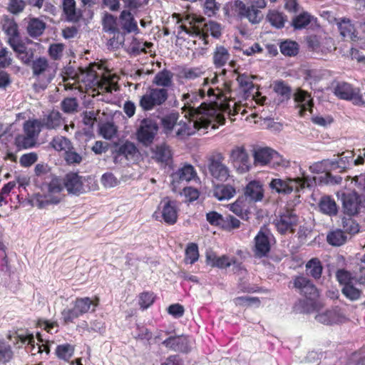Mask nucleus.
Instances as JSON below:
<instances>
[{
  "mask_svg": "<svg viewBox=\"0 0 365 365\" xmlns=\"http://www.w3.org/2000/svg\"><path fill=\"white\" fill-rule=\"evenodd\" d=\"M153 158L159 162H167L170 158V150L165 145L155 146L153 150Z\"/></svg>",
  "mask_w": 365,
  "mask_h": 365,
  "instance_id": "49",
  "label": "nucleus"
},
{
  "mask_svg": "<svg viewBox=\"0 0 365 365\" xmlns=\"http://www.w3.org/2000/svg\"><path fill=\"white\" fill-rule=\"evenodd\" d=\"M347 238V235L341 229L331 230L327 236V242L336 247L344 245L346 242Z\"/></svg>",
  "mask_w": 365,
  "mask_h": 365,
  "instance_id": "39",
  "label": "nucleus"
},
{
  "mask_svg": "<svg viewBox=\"0 0 365 365\" xmlns=\"http://www.w3.org/2000/svg\"><path fill=\"white\" fill-rule=\"evenodd\" d=\"M332 170L343 172L347 169L352 168L353 166L364 165L365 163V148L359 150V154L354 159L353 151L347 150L343 152L338 160H331Z\"/></svg>",
  "mask_w": 365,
  "mask_h": 365,
  "instance_id": "11",
  "label": "nucleus"
},
{
  "mask_svg": "<svg viewBox=\"0 0 365 365\" xmlns=\"http://www.w3.org/2000/svg\"><path fill=\"white\" fill-rule=\"evenodd\" d=\"M63 180L64 187L69 193L79 195L85 192L82 178L77 173H69Z\"/></svg>",
  "mask_w": 365,
  "mask_h": 365,
  "instance_id": "27",
  "label": "nucleus"
},
{
  "mask_svg": "<svg viewBox=\"0 0 365 365\" xmlns=\"http://www.w3.org/2000/svg\"><path fill=\"white\" fill-rule=\"evenodd\" d=\"M134 336L140 340L150 341L153 337L152 332L145 326L137 324Z\"/></svg>",
  "mask_w": 365,
  "mask_h": 365,
  "instance_id": "62",
  "label": "nucleus"
},
{
  "mask_svg": "<svg viewBox=\"0 0 365 365\" xmlns=\"http://www.w3.org/2000/svg\"><path fill=\"white\" fill-rule=\"evenodd\" d=\"M103 29L105 32L115 34L120 33L117 19L110 14L106 13L102 19Z\"/></svg>",
  "mask_w": 365,
  "mask_h": 365,
  "instance_id": "41",
  "label": "nucleus"
},
{
  "mask_svg": "<svg viewBox=\"0 0 365 365\" xmlns=\"http://www.w3.org/2000/svg\"><path fill=\"white\" fill-rule=\"evenodd\" d=\"M196 176L195 170L191 165H185L179 168L171 175L173 190H176L177 187L183 182H187Z\"/></svg>",
  "mask_w": 365,
  "mask_h": 365,
  "instance_id": "25",
  "label": "nucleus"
},
{
  "mask_svg": "<svg viewBox=\"0 0 365 365\" xmlns=\"http://www.w3.org/2000/svg\"><path fill=\"white\" fill-rule=\"evenodd\" d=\"M235 189L231 185H222L215 190V196L220 200H229L235 195Z\"/></svg>",
  "mask_w": 365,
  "mask_h": 365,
  "instance_id": "48",
  "label": "nucleus"
},
{
  "mask_svg": "<svg viewBox=\"0 0 365 365\" xmlns=\"http://www.w3.org/2000/svg\"><path fill=\"white\" fill-rule=\"evenodd\" d=\"M41 122L42 128L44 127L48 130L56 129L62 124L61 115L58 111L53 110L45 115Z\"/></svg>",
  "mask_w": 365,
  "mask_h": 365,
  "instance_id": "36",
  "label": "nucleus"
},
{
  "mask_svg": "<svg viewBox=\"0 0 365 365\" xmlns=\"http://www.w3.org/2000/svg\"><path fill=\"white\" fill-rule=\"evenodd\" d=\"M120 30L123 33H138L137 21L135 20L133 14L128 11H123L119 16Z\"/></svg>",
  "mask_w": 365,
  "mask_h": 365,
  "instance_id": "29",
  "label": "nucleus"
},
{
  "mask_svg": "<svg viewBox=\"0 0 365 365\" xmlns=\"http://www.w3.org/2000/svg\"><path fill=\"white\" fill-rule=\"evenodd\" d=\"M309 170L313 173H324L321 176V181L325 183H339L341 181V177H333L329 171L332 170V165L330 159H325L319 162H317L309 166Z\"/></svg>",
  "mask_w": 365,
  "mask_h": 365,
  "instance_id": "19",
  "label": "nucleus"
},
{
  "mask_svg": "<svg viewBox=\"0 0 365 365\" xmlns=\"http://www.w3.org/2000/svg\"><path fill=\"white\" fill-rule=\"evenodd\" d=\"M153 44L151 43L143 42L136 38H133L128 46V51L134 55H138L142 52H146V47L150 48Z\"/></svg>",
  "mask_w": 365,
  "mask_h": 365,
  "instance_id": "50",
  "label": "nucleus"
},
{
  "mask_svg": "<svg viewBox=\"0 0 365 365\" xmlns=\"http://www.w3.org/2000/svg\"><path fill=\"white\" fill-rule=\"evenodd\" d=\"M138 150L135 145L129 141L118 145L113 153V161L115 163L123 164L126 160L133 159L136 155Z\"/></svg>",
  "mask_w": 365,
  "mask_h": 365,
  "instance_id": "22",
  "label": "nucleus"
},
{
  "mask_svg": "<svg viewBox=\"0 0 365 365\" xmlns=\"http://www.w3.org/2000/svg\"><path fill=\"white\" fill-rule=\"evenodd\" d=\"M64 188L63 180L53 178L47 185V193L36 194L33 198V205L40 209L50 205H56L61 200V192Z\"/></svg>",
  "mask_w": 365,
  "mask_h": 365,
  "instance_id": "4",
  "label": "nucleus"
},
{
  "mask_svg": "<svg viewBox=\"0 0 365 365\" xmlns=\"http://www.w3.org/2000/svg\"><path fill=\"white\" fill-rule=\"evenodd\" d=\"M294 287L307 299L313 302L319 297V292L313 283L307 277L298 276L294 279Z\"/></svg>",
  "mask_w": 365,
  "mask_h": 365,
  "instance_id": "20",
  "label": "nucleus"
},
{
  "mask_svg": "<svg viewBox=\"0 0 365 365\" xmlns=\"http://www.w3.org/2000/svg\"><path fill=\"white\" fill-rule=\"evenodd\" d=\"M185 117L186 121L180 120L177 123L175 128L176 135L180 138H184L194 134L196 130L207 128L212 121V119H209L205 115H195L193 111H191L190 115L185 113Z\"/></svg>",
  "mask_w": 365,
  "mask_h": 365,
  "instance_id": "5",
  "label": "nucleus"
},
{
  "mask_svg": "<svg viewBox=\"0 0 365 365\" xmlns=\"http://www.w3.org/2000/svg\"><path fill=\"white\" fill-rule=\"evenodd\" d=\"M203 19H196L195 18H187L182 24L178 26V37L179 38H185V35L192 38H198L203 41L204 45H207V33L210 32L214 38H219L221 36V26L220 24L210 21L205 24L204 29H201V24Z\"/></svg>",
  "mask_w": 365,
  "mask_h": 365,
  "instance_id": "2",
  "label": "nucleus"
},
{
  "mask_svg": "<svg viewBox=\"0 0 365 365\" xmlns=\"http://www.w3.org/2000/svg\"><path fill=\"white\" fill-rule=\"evenodd\" d=\"M272 235L269 232L259 231L255 237V255L263 257L267 255L270 251V239Z\"/></svg>",
  "mask_w": 365,
  "mask_h": 365,
  "instance_id": "23",
  "label": "nucleus"
},
{
  "mask_svg": "<svg viewBox=\"0 0 365 365\" xmlns=\"http://www.w3.org/2000/svg\"><path fill=\"white\" fill-rule=\"evenodd\" d=\"M299 217L294 210L286 209L276 217L274 225L281 235L293 233L297 225Z\"/></svg>",
  "mask_w": 365,
  "mask_h": 365,
  "instance_id": "14",
  "label": "nucleus"
},
{
  "mask_svg": "<svg viewBox=\"0 0 365 365\" xmlns=\"http://www.w3.org/2000/svg\"><path fill=\"white\" fill-rule=\"evenodd\" d=\"M99 133L103 138L111 140L117 134V128L113 123L107 122L100 125Z\"/></svg>",
  "mask_w": 365,
  "mask_h": 365,
  "instance_id": "51",
  "label": "nucleus"
},
{
  "mask_svg": "<svg viewBox=\"0 0 365 365\" xmlns=\"http://www.w3.org/2000/svg\"><path fill=\"white\" fill-rule=\"evenodd\" d=\"M174 74L170 70L164 68L158 72L153 79V83L158 88H167L173 86V78Z\"/></svg>",
  "mask_w": 365,
  "mask_h": 365,
  "instance_id": "32",
  "label": "nucleus"
},
{
  "mask_svg": "<svg viewBox=\"0 0 365 365\" xmlns=\"http://www.w3.org/2000/svg\"><path fill=\"white\" fill-rule=\"evenodd\" d=\"M199 252L197 245L195 243H190L185 250V262L189 264H194L198 260Z\"/></svg>",
  "mask_w": 365,
  "mask_h": 365,
  "instance_id": "54",
  "label": "nucleus"
},
{
  "mask_svg": "<svg viewBox=\"0 0 365 365\" xmlns=\"http://www.w3.org/2000/svg\"><path fill=\"white\" fill-rule=\"evenodd\" d=\"M334 93L339 98L351 101L354 105L364 106L365 98L359 88L346 82H338L334 87Z\"/></svg>",
  "mask_w": 365,
  "mask_h": 365,
  "instance_id": "13",
  "label": "nucleus"
},
{
  "mask_svg": "<svg viewBox=\"0 0 365 365\" xmlns=\"http://www.w3.org/2000/svg\"><path fill=\"white\" fill-rule=\"evenodd\" d=\"M204 72L200 68H185L182 71V77L187 80H195L202 76Z\"/></svg>",
  "mask_w": 365,
  "mask_h": 365,
  "instance_id": "64",
  "label": "nucleus"
},
{
  "mask_svg": "<svg viewBox=\"0 0 365 365\" xmlns=\"http://www.w3.org/2000/svg\"><path fill=\"white\" fill-rule=\"evenodd\" d=\"M3 30L8 36V40L18 38L19 37L18 25L14 19L6 18L3 22Z\"/></svg>",
  "mask_w": 365,
  "mask_h": 365,
  "instance_id": "47",
  "label": "nucleus"
},
{
  "mask_svg": "<svg viewBox=\"0 0 365 365\" xmlns=\"http://www.w3.org/2000/svg\"><path fill=\"white\" fill-rule=\"evenodd\" d=\"M344 319V316L336 309L319 313L315 317V319L317 322L327 325L341 323L343 322Z\"/></svg>",
  "mask_w": 365,
  "mask_h": 365,
  "instance_id": "30",
  "label": "nucleus"
},
{
  "mask_svg": "<svg viewBox=\"0 0 365 365\" xmlns=\"http://www.w3.org/2000/svg\"><path fill=\"white\" fill-rule=\"evenodd\" d=\"M341 201L344 213L349 216L358 214L365 207V197L356 192L342 193Z\"/></svg>",
  "mask_w": 365,
  "mask_h": 365,
  "instance_id": "15",
  "label": "nucleus"
},
{
  "mask_svg": "<svg viewBox=\"0 0 365 365\" xmlns=\"http://www.w3.org/2000/svg\"><path fill=\"white\" fill-rule=\"evenodd\" d=\"M155 220L162 218L168 225H174L178 219V209L176 202L168 198L163 199L158 210L153 213Z\"/></svg>",
  "mask_w": 365,
  "mask_h": 365,
  "instance_id": "17",
  "label": "nucleus"
},
{
  "mask_svg": "<svg viewBox=\"0 0 365 365\" xmlns=\"http://www.w3.org/2000/svg\"><path fill=\"white\" fill-rule=\"evenodd\" d=\"M230 59L227 49L222 46H217L213 53V63L216 67L224 66Z\"/></svg>",
  "mask_w": 365,
  "mask_h": 365,
  "instance_id": "40",
  "label": "nucleus"
},
{
  "mask_svg": "<svg viewBox=\"0 0 365 365\" xmlns=\"http://www.w3.org/2000/svg\"><path fill=\"white\" fill-rule=\"evenodd\" d=\"M63 11L69 21H76L78 16L76 11V2L74 0H63Z\"/></svg>",
  "mask_w": 365,
  "mask_h": 365,
  "instance_id": "52",
  "label": "nucleus"
},
{
  "mask_svg": "<svg viewBox=\"0 0 365 365\" xmlns=\"http://www.w3.org/2000/svg\"><path fill=\"white\" fill-rule=\"evenodd\" d=\"M319 210L329 216H334L338 212V207L335 200L328 195L322 196L318 203Z\"/></svg>",
  "mask_w": 365,
  "mask_h": 365,
  "instance_id": "34",
  "label": "nucleus"
},
{
  "mask_svg": "<svg viewBox=\"0 0 365 365\" xmlns=\"http://www.w3.org/2000/svg\"><path fill=\"white\" fill-rule=\"evenodd\" d=\"M322 265L320 260L317 258H312L306 264V271L309 276L314 279H319L322 273Z\"/></svg>",
  "mask_w": 365,
  "mask_h": 365,
  "instance_id": "43",
  "label": "nucleus"
},
{
  "mask_svg": "<svg viewBox=\"0 0 365 365\" xmlns=\"http://www.w3.org/2000/svg\"><path fill=\"white\" fill-rule=\"evenodd\" d=\"M41 120L34 119L25 121L24 134L18 135L15 138V144L19 149H26L35 145L41 130Z\"/></svg>",
  "mask_w": 365,
  "mask_h": 365,
  "instance_id": "7",
  "label": "nucleus"
},
{
  "mask_svg": "<svg viewBox=\"0 0 365 365\" xmlns=\"http://www.w3.org/2000/svg\"><path fill=\"white\" fill-rule=\"evenodd\" d=\"M274 91L280 95L282 98V101L288 100L291 96L290 88L283 81H277L274 86Z\"/></svg>",
  "mask_w": 365,
  "mask_h": 365,
  "instance_id": "58",
  "label": "nucleus"
},
{
  "mask_svg": "<svg viewBox=\"0 0 365 365\" xmlns=\"http://www.w3.org/2000/svg\"><path fill=\"white\" fill-rule=\"evenodd\" d=\"M341 291L344 295L351 301L359 299L361 294V290L354 287V284L344 286Z\"/></svg>",
  "mask_w": 365,
  "mask_h": 365,
  "instance_id": "56",
  "label": "nucleus"
},
{
  "mask_svg": "<svg viewBox=\"0 0 365 365\" xmlns=\"http://www.w3.org/2000/svg\"><path fill=\"white\" fill-rule=\"evenodd\" d=\"M266 18L270 24L277 29L283 28L287 21V16L284 13L276 9L269 10Z\"/></svg>",
  "mask_w": 365,
  "mask_h": 365,
  "instance_id": "38",
  "label": "nucleus"
},
{
  "mask_svg": "<svg viewBox=\"0 0 365 365\" xmlns=\"http://www.w3.org/2000/svg\"><path fill=\"white\" fill-rule=\"evenodd\" d=\"M315 20L308 12H302L293 19L292 25L295 29H302Z\"/></svg>",
  "mask_w": 365,
  "mask_h": 365,
  "instance_id": "44",
  "label": "nucleus"
},
{
  "mask_svg": "<svg viewBox=\"0 0 365 365\" xmlns=\"http://www.w3.org/2000/svg\"><path fill=\"white\" fill-rule=\"evenodd\" d=\"M272 155L275 156V150L269 148H259L255 150L254 161L256 165H265L271 163Z\"/></svg>",
  "mask_w": 365,
  "mask_h": 365,
  "instance_id": "33",
  "label": "nucleus"
},
{
  "mask_svg": "<svg viewBox=\"0 0 365 365\" xmlns=\"http://www.w3.org/2000/svg\"><path fill=\"white\" fill-rule=\"evenodd\" d=\"M217 81V77L215 76L210 83L207 78H204L202 86L203 87L199 90L198 92H192L184 93L182 96V101L184 103L183 112L187 115H190L191 111L195 112V115H205L209 119L215 113L214 106H222V98L225 101L227 98V94L231 91L230 83L225 82L224 83L223 89H214L211 87L207 88L210 83L214 85Z\"/></svg>",
  "mask_w": 365,
  "mask_h": 365,
  "instance_id": "1",
  "label": "nucleus"
},
{
  "mask_svg": "<svg viewBox=\"0 0 365 365\" xmlns=\"http://www.w3.org/2000/svg\"><path fill=\"white\" fill-rule=\"evenodd\" d=\"M229 160L238 173H246L252 168L251 158L244 145L235 146L230 152Z\"/></svg>",
  "mask_w": 365,
  "mask_h": 365,
  "instance_id": "10",
  "label": "nucleus"
},
{
  "mask_svg": "<svg viewBox=\"0 0 365 365\" xmlns=\"http://www.w3.org/2000/svg\"><path fill=\"white\" fill-rule=\"evenodd\" d=\"M298 50V44L292 41H285L280 44V51L285 56H295L297 54Z\"/></svg>",
  "mask_w": 365,
  "mask_h": 365,
  "instance_id": "53",
  "label": "nucleus"
},
{
  "mask_svg": "<svg viewBox=\"0 0 365 365\" xmlns=\"http://www.w3.org/2000/svg\"><path fill=\"white\" fill-rule=\"evenodd\" d=\"M336 277L339 284L344 286L354 284V280L356 279L351 272L344 269L337 270Z\"/></svg>",
  "mask_w": 365,
  "mask_h": 365,
  "instance_id": "55",
  "label": "nucleus"
},
{
  "mask_svg": "<svg viewBox=\"0 0 365 365\" xmlns=\"http://www.w3.org/2000/svg\"><path fill=\"white\" fill-rule=\"evenodd\" d=\"M245 194L250 201H262L264 197L262 185L256 180L250 182L246 186Z\"/></svg>",
  "mask_w": 365,
  "mask_h": 365,
  "instance_id": "31",
  "label": "nucleus"
},
{
  "mask_svg": "<svg viewBox=\"0 0 365 365\" xmlns=\"http://www.w3.org/2000/svg\"><path fill=\"white\" fill-rule=\"evenodd\" d=\"M65 46L63 43H52L49 46L48 53L51 59L60 60L63 56Z\"/></svg>",
  "mask_w": 365,
  "mask_h": 365,
  "instance_id": "59",
  "label": "nucleus"
},
{
  "mask_svg": "<svg viewBox=\"0 0 365 365\" xmlns=\"http://www.w3.org/2000/svg\"><path fill=\"white\" fill-rule=\"evenodd\" d=\"M223 161V156L221 154H217L212 156L208 163V170L210 175L220 182H225L231 176L230 168Z\"/></svg>",
  "mask_w": 365,
  "mask_h": 365,
  "instance_id": "16",
  "label": "nucleus"
},
{
  "mask_svg": "<svg viewBox=\"0 0 365 365\" xmlns=\"http://www.w3.org/2000/svg\"><path fill=\"white\" fill-rule=\"evenodd\" d=\"M168 96L167 88L150 86L140 97L139 106L143 110L150 111L163 106L167 101Z\"/></svg>",
  "mask_w": 365,
  "mask_h": 365,
  "instance_id": "8",
  "label": "nucleus"
},
{
  "mask_svg": "<svg viewBox=\"0 0 365 365\" xmlns=\"http://www.w3.org/2000/svg\"><path fill=\"white\" fill-rule=\"evenodd\" d=\"M178 114L177 113H171L162 118V125L167 131L175 130L177 125Z\"/></svg>",
  "mask_w": 365,
  "mask_h": 365,
  "instance_id": "60",
  "label": "nucleus"
},
{
  "mask_svg": "<svg viewBox=\"0 0 365 365\" xmlns=\"http://www.w3.org/2000/svg\"><path fill=\"white\" fill-rule=\"evenodd\" d=\"M307 44L309 48L316 52L322 53L331 51L333 41L331 38H322L319 36L312 35L307 38Z\"/></svg>",
  "mask_w": 365,
  "mask_h": 365,
  "instance_id": "26",
  "label": "nucleus"
},
{
  "mask_svg": "<svg viewBox=\"0 0 365 365\" xmlns=\"http://www.w3.org/2000/svg\"><path fill=\"white\" fill-rule=\"evenodd\" d=\"M312 181L303 174L302 178H286L284 179L274 178L269 182L272 191L279 195H289L292 192L299 193L305 187H311Z\"/></svg>",
  "mask_w": 365,
  "mask_h": 365,
  "instance_id": "3",
  "label": "nucleus"
},
{
  "mask_svg": "<svg viewBox=\"0 0 365 365\" xmlns=\"http://www.w3.org/2000/svg\"><path fill=\"white\" fill-rule=\"evenodd\" d=\"M220 4L216 0H205L204 3V13L207 16H213L220 9Z\"/></svg>",
  "mask_w": 365,
  "mask_h": 365,
  "instance_id": "63",
  "label": "nucleus"
},
{
  "mask_svg": "<svg viewBox=\"0 0 365 365\" xmlns=\"http://www.w3.org/2000/svg\"><path fill=\"white\" fill-rule=\"evenodd\" d=\"M225 14L228 16H237L240 19H246L251 24H259L262 19L260 10L251 6H247L243 1L235 0L226 4Z\"/></svg>",
  "mask_w": 365,
  "mask_h": 365,
  "instance_id": "6",
  "label": "nucleus"
},
{
  "mask_svg": "<svg viewBox=\"0 0 365 365\" xmlns=\"http://www.w3.org/2000/svg\"><path fill=\"white\" fill-rule=\"evenodd\" d=\"M14 359L11 346L4 339H0V365H7Z\"/></svg>",
  "mask_w": 365,
  "mask_h": 365,
  "instance_id": "37",
  "label": "nucleus"
},
{
  "mask_svg": "<svg viewBox=\"0 0 365 365\" xmlns=\"http://www.w3.org/2000/svg\"><path fill=\"white\" fill-rule=\"evenodd\" d=\"M37 326L48 333L53 334L56 333L58 330V324L56 321H49L46 319H40L37 322Z\"/></svg>",
  "mask_w": 365,
  "mask_h": 365,
  "instance_id": "61",
  "label": "nucleus"
},
{
  "mask_svg": "<svg viewBox=\"0 0 365 365\" xmlns=\"http://www.w3.org/2000/svg\"><path fill=\"white\" fill-rule=\"evenodd\" d=\"M163 344L166 347L175 351L187 353L190 350V342L185 336H170L163 341Z\"/></svg>",
  "mask_w": 365,
  "mask_h": 365,
  "instance_id": "28",
  "label": "nucleus"
},
{
  "mask_svg": "<svg viewBox=\"0 0 365 365\" xmlns=\"http://www.w3.org/2000/svg\"><path fill=\"white\" fill-rule=\"evenodd\" d=\"M51 145L57 151L66 153L69 149H73L70 140L61 135L54 137L51 142Z\"/></svg>",
  "mask_w": 365,
  "mask_h": 365,
  "instance_id": "46",
  "label": "nucleus"
},
{
  "mask_svg": "<svg viewBox=\"0 0 365 365\" xmlns=\"http://www.w3.org/2000/svg\"><path fill=\"white\" fill-rule=\"evenodd\" d=\"M342 230L346 235H355L359 232V224L351 218H344L342 220Z\"/></svg>",
  "mask_w": 365,
  "mask_h": 365,
  "instance_id": "57",
  "label": "nucleus"
},
{
  "mask_svg": "<svg viewBox=\"0 0 365 365\" xmlns=\"http://www.w3.org/2000/svg\"><path fill=\"white\" fill-rule=\"evenodd\" d=\"M340 34L345 38L356 41L359 39L356 29L349 19H342L338 24Z\"/></svg>",
  "mask_w": 365,
  "mask_h": 365,
  "instance_id": "35",
  "label": "nucleus"
},
{
  "mask_svg": "<svg viewBox=\"0 0 365 365\" xmlns=\"http://www.w3.org/2000/svg\"><path fill=\"white\" fill-rule=\"evenodd\" d=\"M294 99L297 103L296 107L298 108V113L300 116H304L307 110L311 113H312L313 100L308 92L297 89L294 94Z\"/></svg>",
  "mask_w": 365,
  "mask_h": 365,
  "instance_id": "24",
  "label": "nucleus"
},
{
  "mask_svg": "<svg viewBox=\"0 0 365 365\" xmlns=\"http://www.w3.org/2000/svg\"><path fill=\"white\" fill-rule=\"evenodd\" d=\"M96 306L97 304L88 297L78 298L73 302V307L62 310V319L66 324L73 323L75 319L87 313L91 307L92 311H94Z\"/></svg>",
  "mask_w": 365,
  "mask_h": 365,
  "instance_id": "9",
  "label": "nucleus"
},
{
  "mask_svg": "<svg viewBox=\"0 0 365 365\" xmlns=\"http://www.w3.org/2000/svg\"><path fill=\"white\" fill-rule=\"evenodd\" d=\"M158 129V126L155 120L150 118L143 119L137 132L138 140L145 145L152 143Z\"/></svg>",
  "mask_w": 365,
  "mask_h": 365,
  "instance_id": "18",
  "label": "nucleus"
},
{
  "mask_svg": "<svg viewBox=\"0 0 365 365\" xmlns=\"http://www.w3.org/2000/svg\"><path fill=\"white\" fill-rule=\"evenodd\" d=\"M14 337L15 339L14 344L17 345L19 348L22 345H26V352L30 353L31 355L40 354L41 346H39V343H35L33 334L28 331L16 333V335Z\"/></svg>",
  "mask_w": 365,
  "mask_h": 365,
  "instance_id": "21",
  "label": "nucleus"
},
{
  "mask_svg": "<svg viewBox=\"0 0 365 365\" xmlns=\"http://www.w3.org/2000/svg\"><path fill=\"white\" fill-rule=\"evenodd\" d=\"M57 357L64 361H68L74 354V346L70 344H59L55 349Z\"/></svg>",
  "mask_w": 365,
  "mask_h": 365,
  "instance_id": "45",
  "label": "nucleus"
},
{
  "mask_svg": "<svg viewBox=\"0 0 365 365\" xmlns=\"http://www.w3.org/2000/svg\"><path fill=\"white\" fill-rule=\"evenodd\" d=\"M31 69L34 77L50 83L56 76L57 66L45 57H38L32 61Z\"/></svg>",
  "mask_w": 365,
  "mask_h": 365,
  "instance_id": "12",
  "label": "nucleus"
},
{
  "mask_svg": "<svg viewBox=\"0 0 365 365\" xmlns=\"http://www.w3.org/2000/svg\"><path fill=\"white\" fill-rule=\"evenodd\" d=\"M46 24L36 18L30 19L27 25V32L33 38L41 36L45 30Z\"/></svg>",
  "mask_w": 365,
  "mask_h": 365,
  "instance_id": "42",
  "label": "nucleus"
}]
</instances>
